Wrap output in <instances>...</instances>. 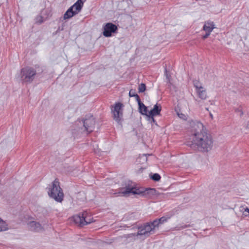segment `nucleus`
Wrapping results in <instances>:
<instances>
[{"instance_id":"13","label":"nucleus","mask_w":249,"mask_h":249,"mask_svg":"<svg viewBox=\"0 0 249 249\" xmlns=\"http://www.w3.org/2000/svg\"><path fill=\"white\" fill-rule=\"evenodd\" d=\"M214 28H215L214 23L210 21L205 22L203 27V30L208 33H211Z\"/></svg>"},{"instance_id":"16","label":"nucleus","mask_w":249,"mask_h":249,"mask_svg":"<svg viewBox=\"0 0 249 249\" xmlns=\"http://www.w3.org/2000/svg\"><path fill=\"white\" fill-rule=\"evenodd\" d=\"M198 97L202 100L207 98V93L205 89L203 88L196 90Z\"/></svg>"},{"instance_id":"23","label":"nucleus","mask_w":249,"mask_h":249,"mask_svg":"<svg viewBox=\"0 0 249 249\" xmlns=\"http://www.w3.org/2000/svg\"><path fill=\"white\" fill-rule=\"evenodd\" d=\"M150 155H151V154H143L142 155L140 156L139 158L140 159H142L143 161H146L147 160V156H149Z\"/></svg>"},{"instance_id":"21","label":"nucleus","mask_w":249,"mask_h":249,"mask_svg":"<svg viewBox=\"0 0 249 249\" xmlns=\"http://www.w3.org/2000/svg\"><path fill=\"white\" fill-rule=\"evenodd\" d=\"M151 178L156 181H159L160 179V176L159 174L155 173L151 177Z\"/></svg>"},{"instance_id":"7","label":"nucleus","mask_w":249,"mask_h":249,"mask_svg":"<svg viewBox=\"0 0 249 249\" xmlns=\"http://www.w3.org/2000/svg\"><path fill=\"white\" fill-rule=\"evenodd\" d=\"M36 74V71L32 68L26 67L21 70V78L23 82H31Z\"/></svg>"},{"instance_id":"26","label":"nucleus","mask_w":249,"mask_h":249,"mask_svg":"<svg viewBox=\"0 0 249 249\" xmlns=\"http://www.w3.org/2000/svg\"><path fill=\"white\" fill-rule=\"evenodd\" d=\"M243 210H244V211L243 212V214L245 215V216H247V215L244 213V212H248L249 213V208H243V210L242 211H243Z\"/></svg>"},{"instance_id":"20","label":"nucleus","mask_w":249,"mask_h":249,"mask_svg":"<svg viewBox=\"0 0 249 249\" xmlns=\"http://www.w3.org/2000/svg\"><path fill=\"white\" fill-rule=\"evenodd\" d=\"M193 83L194 87L196 88V90L203 88L202 86V84L198 80H194L193 81Z\"/></svg>"},{"instance_id":"22","label":"nucleus","mask_w":249,"mask_h":249,"mask_svg":"<svg viewBox=\"0 0 249 249\" xmlns=\"http://www.w3.org/2000/svg\"><path fill=\"white\" fill-rule=\"evenodd\" d=\"M146 89V86L144 84L142 83L139 86V92H143Z\"/></svg>"},{"instance_id":"4","label":"nucleus","mask_w":249,"mask_h":249,"mask_svg":"<svg viewBox=\"0 0 249 249\" xmlns=\"http://www.w3.org/2000/svg\"><path fill=\"white\" fill-rule=\"evenodd\" d=\"M156 229V227H154L152 224V222H147L143 225L139 227L138 232L134 235L136 236H142L144 239L149 237L151 234L154 233Z\"/></svg>"},{"instance_id":"30","label":"nucleus","mask_w":249,"mask_h":249,"mask_svg":"<svg viewBox=\"0 0 249 249\" xmlns=\"http://www.w3.org/2000/svg\"><path fill=\"white\" fill-rule=\"evenodd\" d=\"M43 12V13H44V12H47V10H44V11H43V12Z\"/></svg>"},{"instance_id":"18","label":"nucleus","mask_w":249,"mask_h":249,"mask_svg":"<svg viewBox=\"0 0 249 249\" xmlns=\"http://www.w3.org/2000/svg\"><path fill=\"white\" fill-rule=\"evenodd\" d=\"M49 16V13L45 18L42 16H37L35 18V22L37 24H40L45 21L46 18H47Z\"/></svg>"},{"instance_id":"19","label":"nucleus","mask_w":249,"mask_h":249,"mask_svg":"<svg viewBox=\"0 0 249 249\" xmlns=\"http://www.w3.org/2000/svg\"><path fill=\"white\" fill-rule=\"evenodd\" d=\"M129 95L130 97H135L137 102L139 100H140V97L139 95L136 93L135 90L131 89L129 92Z\"/></svg>"},{"instance_id":"2","label":"nucleus","mask_w":249,"mask_h":249,"mask_svg":"<svg viewBox=\"0 0 249 249\" xmlns=\"http://www.w3.org/2000/svg\"><path fill=\"white\" fill-rule=\"evenodd\" d=\"M49 196L55 201L61 202L63 200L64 194L58 180L55 179L48 191Z\"/></svg>"},{"instance_id":"10","label":"nucleus","mask_w":249,"mask_h":249,"mask_svg":"<svg viewBox=\"0 0 249 249\" xmlns=\"http://www.w3.org/2000/svg\"><path fill=\"white\" fill-rule=\"evenodd\" d=\"M117 26L111 22L106 24L103 27V35L106 37H110L112 33H116Z\"/></svg>"},{"instance_id":"29","label":"nucleus","mask_w":249,"mask_h":249,"mask_svg":"<svg viewBox=\"0 0 249 249\" xmlns=\"http://www.w3.org/2000/svg\"><path fill=\"white\" fill-rule=\"evenodd\" d=\"M246 128L247 129H249V121H248L247 124H246Z\"/></svg>"},{"instance_id":"8","label":"nucleus","mask_w":249,"mask_h":249,"mask_svg":"<svg viewBox=\"0 0 249 249\" xmlns=\"http://www.w3.org/2000/svg\"><path fill=\"white\" fill-rule=\"evenodd\" d=\"M123 104L120 103H116L114 107L111 109L114 120L118 124L123 120Z\"/></svg>"},{"instance_id":"3","label":"nucleus","mask_w":249,"mask_h":249,"mask_svg":"<svg viewBox=\"0 0 249 249\" xmlns=\"http://www.w3.org/2000/svg\"><path fill=\"white\" fill-rule=\"evenodd\" d=\"M155 191L156 190L155 189L152 188L146 189L144 191H142L139 189H137L136 188L126 187L124 190H122L121 192L115 193V194H118V196H125L132 193L134 195H142V196H146L149 194H154Z\"/></svg>"},{"instance_id":"12","label":"nucleus","mask_w":249,"mask_h":249,"mask_svg":"<svg viewBox=\"0 0 249 249\" xmlns=\"http://www.w3.org/2000/svg\"><path fill=\"white\" fill-rule=\"evenodd\" d=\"M169 218L170 217H167L165 216H162L160 218L156 219L153 221H152V224L154 225V227H156V229H158L160 225L166 222Z\"/></svg>"},{"instance_id":"17","label":"nucleus","mask_w":249,"mask_h":249,"mask_svg":"<svg viewBox=\"0 0 249 249\" xmlns=\"http://www.w3.org/2000/svg\"><path fill=\"white\" fill-rule=\"evenodd\" d=\"M8 225L6 222L0 218V232L8 230Z\"/></svg>"},{"instance_id":"24","label":"nucleus","mask_w":249,"mask_h":249,"mask_svg":"<svg viewBox=\"0 0 249 249\" xmlns=\"http://www.w3.org/2000/svg\"><path fill=\"white\" fill-rule=\"evenodd\" d=\"M154 116H150L149 115H148L147 116V120L150 122H152L153 123H155L156 121L154 119Z\"/></svg>"},{"instance_id":"5","label":"nucleus","mask_w":249,"mask_h":249,"mask_svg":"<svg viewBox=\"0 0 249 249\" xmlns=\"http://www.w3.org/2000/svg\"><path fill=\"white\" fill-rule=\"evenodd\" d=\"M86 0H77V1L70 7L64 15L65 19H69L80 12L83 6L84 2Z\"/></svg>"},{"instance_id":"27","label":"nucleus","mask_w":249,"mask_h":249,"mask_svg":"<svg viewBox=\"0 0 249 249\" xmlns=\"http://www.w3.org/2000/svg\"><path fill=\"white\" fill-rule=\"evenodd\" d=\"M189 226V225H184L182 226H181L180 227L178 228V229H185L186 228H187Z\"/></svg>"},{"instance_id":"14","label":"nucleus","mask_w":249,"mask_h":249,"mask_svg":"<svg viewBox=\"0 0 249 249\" xmlns=\"http://www.w3.org/2000/svg\"><path fill=\"white\" fill-rule=\"evenodd\" d=\"M29 227L31 231H39L42 230L41 225L36 221H31L29 223Z\"/></svg>"},{"instance_id":"11","label":"nucleus","mask_w":249,"mask_h":249,"mask_svg":"<svg viewBox=\"0 0 249 249\" xmlns=\"http://www.w3.org/2000/svg\"><path fill=\"white\" fill-rule=\"evenodd\" d=\"M161 110V106L158 104L154 105L153 108L149 112L148 114L151 116H155L160 114Z\"/></svg>"},{"instance_id":"15","label":"nucleus","mask_w":249,"mask_h":249,"mask_svg":"<svg viewBox=\"0 0 249 249\" xmlns=\"http://www.w3.org/2000/svg\"><path fill=\"white\" fill-rule=\"evenodd\" d=\"M139 105V111L142 115H146L148 114V111L147 107L141 102V100L138 102Z\"/></svg>"},{"instance_id":"1","label":"nucleus","mask_w":249,"mask_h":249,"mask_svg":"<svg viewBox=\"0 0 249 249\" xmlns=\"http://www.w3.org/2000/svg\"><path fill=\"white\" fill-rule=\"evenodd\" d=\"M190 126L193 137L192 143L190 145L197 146L198 150L202 152L210 151L213 146V141L203 124L200 122L192 121Z\"/></svg>"},{"instance_id":"28","label":"nucleus","mask_w":249,"mask_h":249,"mask_svg":"<svg viewBox=\"0 0 249 249\" xmlns=\"http://www.w3.org/2000/svg\"><path fill=\"white\" fill-rule=\"evenodd\" d=\"M178 116L179 118H182V119H185L184 118L185 117V116L183 114H178Z\"/></svg>"},{"instance_id":"6","label":"nucleus","mask_w":249,"mask_h":249,"mask_svg":"<svg viewBox=\"0 0 249 249\" xmlns=\"http://www.w3.org/2000/svg\"><path fill=\"white\" fill-rule=\"evenodd\" d=\"M74 222L79 226L82 227L92 222V218L88 215L86 212L73 216Z\"/></svg>"},{"instance_id":"9","label":"nucleus","mask_w":249,"mask_h":249,"mask_svg":"<svg viewBox=\"0 0 249 249\" xmlns=\"http://www.w3.org/2000/svg\"><path fill=\"white\" fill-rule=\"evenodd\" d=\"M79 123L83 124L84 131L90 133L93 131L95 121L94 118L92 116H90L84 121H79Z\"/></svg>"},{"instance_id":"25","label":"nucleus","mask_w":249,"mask_h":249,"mask_svg":"<svg viewBox=\"0 0 249 249\" xmlns=\"http://www.w3.org/2000/svg\"><path fill=\"white\" fill-rule=\"evenodd\" d=\"M211 33L206 32L205 35H204L202 37L203 39H205L207 38L210 35Z\"/></svg>"}]
</instances>
